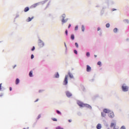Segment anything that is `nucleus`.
<instances>
[{
  "mask_svg": "<svg viewBox=\"0 0 129 129\" xmlns=\"http://www.w3.org/2000/svg\"><path fill=\"white\" fill-rule=\"evenodd\" d=\"M56 129H64L63 127H61V126H57L56 127Z\"/></svg>",
  "mask_w": 129,
  "mask_h": 129,
  "instance_id": "a878e982",
  "label": "nucleus"
},
{
  "mask_svg": "<svg viewBox=\"0 0 129 129\" xmlns=\"http://www.w3.org/2000/svg\"><path fill=\"white\" fill-rule=\"evenodd\" d=\"M69 121L70 122H71V121H72V120H71V119H70V120H69Z\"/></svg>",
  "mask_w": 129,
  "mask_h": 129,
  "instance_id": "de8ad7c7",
  "label": "nucleus"
},
{
  "mask_svg": "<svg viewBox=\"0 0 129 129\" xmlns=\"http://www.w3.org/2000/svg\"><path fill=\"white\" fill-rule=\"evenodd\" d=\"M63 84L64 85H67L68 84V76H66L63 81Z\"/></svg>",
  "mask_w": 129,
  "mask_h": 129,
  "instance_id": "20e7f679",
  "label": "nucleus"
},
{
  "mask_svg": "<svg viewBox=\"0 0 129 129\" xmlns=\"http://www.w3.org/2000/svg\"><path fill=\"white\" fill-rule=\"evenodd\" d=\"M125 22H126V23H128V20H125Z\"/></svg>",
  "mask_w": 129,
  "mask_h": 129,
  "instance_id": "a19ab883",
  "label": "nucleus"
},
{
  "mask_svg": "<svg viewBox=\"0 0 129 129\" xmlns=\"http://www.w3.org/2000/svg\"><path fill=\"white\" fill-rule=\"evenodd\" d=\"M71 38L72 40H74V39H75L74 35L72 34L71 36Z\"/></svg>",
  "mask_w": 129,
  "mask_h": 129,
  "instance_id": "4be33fe9",
  "label": "nucleus"
},
{
  "mask_svg": "<svg viewBox=\"0 0 129 129\" xmlns=\"http://www.w3.org/2000/svg\"><path fill=\"white\" fill-rule=\"evenodd\" d=\"M66 95L68 96V97H71V96H72V94L69 92H66Z\"/></svg>",
  "mask_w": 129,
  "mask_h": 129,
  "instance_id": "9b49d317",
  "label": "nucleus"
},
{
  "mask_svg": "<svg viewBox=\"0 0 129 129\" xmlns=\"http://www.w3.org/2000/svg\"><path fill=\"white\" fill-rule=\"evenodd\" d=\"M110 127H113V129H118L119 128L118 126H116V123H111Z\"/></svg>",
  "mask_w": 129,
  "mask_h": 129,
  "instance_id": "7ed1b4c3",
  "label": "nucleus"
},
{
  "mask_svg": "<svg viewBox=\"0 0 129 129\" xmlns=\"http://www.w3.org/2000/svg\"><path fill=\"white\" fill-rule=\"evenodd\" d=\"M37 101H39V99H37V100H36L34 102H37Z\"/></svg>",
  "mask_w": 129,
  "mask_h": 129,
  "instance_id": "4c0bfd02",
  "label": "nucleus"
},
{
  "mask_svg": "<svg viewBox=\"0 0 129 129\" xmlns=\"http://www.w3.org/2000/svg\"><path fill=\"white\" fill-rule=\"evenodd\" d=\"M29 10H30V9L29 8V7H26L25 9H24V12H28V11H29Z\"/></svg>",
  "mask_w": 129,
  "mask_h": 129,
  "instance_id": "dca6fc26",
  "label": "nucleus"
},
{
  "mask_svg": "<svg viewBox=\"0 0 129 129\" xmlns=\"http://www.w3.org/2000/svg\"><path fill=\"white\" fill-rule=\"evenodd\" d=\"M39 46L40 47H43L44 46V42H43V41L40 40V42L39 43Z\"/></svg>",
  "mask_w": 129,
  "mask_h": 129,
  "instance_id": "6e6552de",
  "label": "nucleus"
},
{
  "mask_svg": "<svg viewBox=\"0 0 129 129\" xmlns=\"http://www.w3.org/2000/svg\"><path fill=\"white\" fill-rule=\"evenodd\" d=\"M31 59H34V55L33 54L31 55Z\"/></svg>",
  "mask_w": 129,
  "mask_h": 129,
  "instance_id": "473e14b6",
  "label": "nucleus"
},
{
  "mask_svg": "<svg viewBox=\"0 0 129 129\" xmlns=\"http://www.w3.org/2000/svg\"><path fill=\"white\" fill-rule=\"evenodd\" d=\"M16 66H14L13 67V69H15V68H16Z\"/></svg>",
  "mask_w": 129,
  "mask_h": 129,
  "instance_id": "49530a36",
  "label": "nucleus"
},
{
  "mask_svg": "<svg viewBox=\"0 0 129 129\" xmlns=\"http://www.w3.org/2000/svg\"><path fill=\"white\" fill-rule=\"evenodd\" d=\"M34 50H35V46H33L31 49L32 51H34Z\"/></svg>",
  "mask_w": 129,
  "mask_h": 129,
  "instance_id": "c9c22d12",
  "label": "nucleus"
},
{
  "mask_svg": "<svg viewBox=\"0 0 129 129\" xmlns=\"http://www.w3.org/2000/svg\"><path fill=\"white\" fill-rule=\"evenodd\" d=\"M62 19L61 20V22L62 24H64V23H66L67 21H68V19H65V18H66V15L65 14H63L62 15Z\"/></svg>",
  "mask_w": 129,
  "mask_h": 129,
  "instance_id": "f03ea898",
  "label": "nucleus"
},
{
  "mask_svg": "<svg viewBox=\"0 0 129 129\" xmlns=\"http://www.w3.org/2000/svg\"><path fill=\"white\" fill-rule=\"evenodd\" d=\"M10 91H12V87L10 88Z\"/></svg>",
  "mask_w": 129,
  "mask_h": 129,
  "instance_id": "37998d69",
  "label": "nucleus"
},
{
  "mask_svg": "<svg viewBox=\"0 0 129 129\" xmlns=\"http://www.w3.org/2000/svg\"><path fill=\"white\" fill-rule=\"evenodd\" d=\"M38 3H36V4H34L33 6H32V7H33V8H36V7H37L38 6Z\"/></svg>",
  "mask_w": 129,
  "mask_h": 129,
  "instance_id": "a211bd4d",
  "label": "nucleus"
},
{
  "mask_svg": "<svg viewBox=\"0 0 129 129\" xmlns=\"http://www.w3.org/2000/svg\"><path fill=\"white\" fill-rule=\"evenodd\" d=\"M55 76V78H59V73H57Z\"/></svg>",
  "mask_w": 129,
  "mask_h": 129,
  "instance_id": "412c9836",
  "label": "nucleus"
},
{
  "mask_svg": "<svg viewBox=\"0 0 129 129\" xmlns=\"http://www.w3.org/2000/svg\"><path fill=\"white\" fill-rule=\"evenodd\" d=\"M75 46L76 47H77V48H78L79 46H78V43H77V42L75 43Z\"/></svg>",
  "mask_w": 129,
  "mask_h": 129,
  "instance_id": "c756f323",
  "label": "nucleus"
},
{
  "mask_svg": "<svg viewBox=\"0 0 129 129\" xmlns=\"http://www.w3.org/2000/svg\"><path fill=\"white\" fill-rule=\"evenodd\" d=\"M84 107H87V108H90L91 109V106L87 104H84Z\"/></svg>",
  "mask_w": 129,
  "mask_h": 129,
  "instance_id": "9d476101",
  "label": "nucleus"
},
{
  "mask_svg": "<svg viewBox=\"0 0 129 129\" xmlns=\"http://www.w3.org/2000/svg\"><path fill=\"white\" fill-rule=\"evenodd\" d=\"M15 83L17 85L19 84V83H20V80L19 79H16Z\"/></svg>",
  "mask_w": 129,
  "mask_h": 129,
  "instance_id": "4468645a",
  "label": "nucleus"
},
{
  "mask_svg": "<svg viewBox=\"0 0 129 129\" xmlns=\"http://www.w3.org/2000/svg\"><path fill=\"white\" fill-rule=\"evenodd\" d=\"M96 127H97V129H100V128H101V124L100 123H98V124L97 125Z\"/></svg>",
  "mask_w": 129,
  "mask_h": 129,
  "instance_id": "ddd939ff",
  "label": "nucleus"
},
{
  "mask_svg": "<svg viewBox=\"0 0 129 129\" xmlns=\"http://www.w3.org/2000/svg\"><path fill=\"white\" fill-rule=\"evenodd\" d=\"M74 53H75V54H77V50H74Z\"/></svg>",
  "mask_w": 129,
  "mask_h": 129,
  "instance_id": "f704fd0d",
  "label": "nucleus"
},
{
  "mask_svg": "<svg viewBox=\"0 0 129 129\" xmlns=\"http://www.w3.org/2000/svg\"><path fill=\"white\" fill-rule=\"evenodd\" d=\"M112 12H113V11H116V9H112Z\"/></svg>",
  "mask_w": 129,
  "mask_h": 129,
  "instance_id": "58836bf2",
  "label": "nucleus"
},
{
  "mask_svg": "<svg viewBox=\"0 0 129 129\" xmlns=\"http://www.w3.org/2000/svg\"><path fill=\"white\" fill-rule=\"evenodd\" d=\"M56 112L58 114H60L61 115V112L59 110H56Z\"/></svg>",
  "mask_w": 129,
  "mask_h": 129,
  "instance_id": "bb28decb",
  "label": "nucleus"
},
{
  "mask_svg": "<svg viewBox=\"0 0 129 129\" xmlns=\"http://www.w3.org/2000/svg\"><path fill=\"white\" fill-rule=\"evenodd\" d=\"M52 120H53V121H57V119H56V118H52Z\"/></svg>",
  "mask_w": 129,
  "mask_h": 129,
  "instance_id": "c85d7f7f",
  "label": "nucleus"
},
{
  "mask_svg": "<svg viewBox=\"0 0 129 129\" xmlns=\"http://www.w3.org/2000/svg\"><path fill=\"white\" fill-rule=\"evenodd\" d=\"M114 33H117V28H115L113 29Z\"/></svg>",
  "mask_w": 129,
  "mask_h": 129,
  "instance_id": "aec40b11",
  "label": "nucleus"
},
{
  "mask_svg": "<svg viewBox=\"0 0 129 129\" xmlns=\"http://www.w3.org/2000/svg\"><path fill=\"white\" fill-rule=\"evenodd\" d=\"M78 104L81 107H84V104L83 103L81 102H78Z\"/></svg>",
  "mask_w": 129,
  "mask_h": 129,
  "instance_id": "423d86ee",
  "label": "nucleus"
},
{
  "mask_svg": "<svg viewBox=\"0 0 129 129\" xmlns=\"http://www.w3.org/2000/svg\"><path fill=\"white\" fill-rule=\"evenodd\" d=\"M122 90L124 92H125L126 91H128V87L127 86H125V85H123L122 86Z\"/></svg>",
  "mask_w": 129,
  "mask_h": 129,
  "instance_id": "f257e3e1",
  "label": "nucleus"
},
{
  "mask_svg": "<svg viewBox=\"0 0 129 129\" xmlns=\"http://www.w3.org/2000/svg\"><path fill=\"white\" fill-rule=\"evenodd\" d=\"M66 34L67 36L68 35V31H67V30L66 31Z\"/></svg>",
  "mask_w": 129,
  "mask_h": 129,
  "instance_id": "72a5a7b5",
  "label": "nucleus"
},
{
  "mask_svg": "<svg viewBox=\"0 0 129 129\" xmlns=\"http://www.w3.org/2000/svg\"><path fill=\"white\" fill-rule=\"evenodd\" d=\"M86 55H87L88 57H89V56H90V53L89 52H87Z\"/></svg>",
  "mask_w": 129,
  "mask_h": 129,
  "instance_id": "cd10ccee",
  "label": "nucleus"
},
{
  "mask_svg": "<svg viewBox=\"0 0 129 129\" xmlns=\"http://www.w3.org/2000/svg\"><path fill=\"white\" fill-rule=\"evenodd\" d=\"M33 19H34V17H32L31 18L29 17L27 20V22H31V21H32Z\"/></svg>",
  "mask_w": 129,
  "mask_h": 129,
  "instance_id": "f8f14e48",
  "label": "nucleus"
},
{
  "mask_svg": "<svg viewBox=\"0 0 129 129\" xmlns=\"http://www.w3.org/2000/svg\"><path fill=\"white\" fill-rule=\"evenodd\" d=\"M97 65H99V66H101V61H99L97 62Z\"/></svg>",
  "mask_w": 129,
  "mask_h": 129,
  "instance_id": "5701e85b",
  "label": "nucleus"
},
{
  "mask_svg": "<svg viewBox=\"0 0 129 129\" xmlns=\"http://www.w3.org/2000/svg\"><path fill=\"white\" fill-rule=\"evenodd\" d=\"M64 46L66 47V48H67V45H66V43L64 42Z\"/></svg>",
  "mask_w": 129,
  "mask_h": 129,
  "instance_id": "ea45409f",
  "label": "nucleus"
},
{
  "mask_svg": "<svg viewBox=\"0 0 129 129\" xmlns=\"http://www.w3.org/2000/svg\"><path fill=\"white\" fill-rule=\"evenodd\" d=\"M75 30V31H77V30H78V26H76Z\"/></svg>",
  "mask_w": 129,
  "mask_h": 129,
  "instance_id": "7c9ffc66",
  "label": "nucleus"
},
{
  "mask_svg": "<svg viewBox=\"0 0 129 129\" xmlns=\"http://www.w3.org/2000/svg\"><path fill=\"white\" fill-rule=\"evenodd\" d=\"M0 96H1V97L3 96V95H1Z\"/></svg>",
  "mask_w": 129,
  "mask_h": 129,
  "instance_id": "8fccbe9b",
  "label": "nucleus"
},
{
  "mask_svg": "<svg viewBox=\"0 0 129 129\" xmlns=\"http://www.w3.org/2000/svg\"><path fill=\"white\" fill-rule=\"evenodd\" d=\"M94 56H95V58H96V57H97V56L96 55H95Z\"/></svg>",
  "mask_w": 129,
  "mask_h": 129,
  "instance_id": "09e8293b",
  "label": "nucleus"
},
{
  "mask_svg": "<svg viewBox=\"0 0 129 129\" xmlns=\"http://www.w3.org/2000/svg\"><path fill=\"white\" fill-rule=\"evenodd\" d=\"M106 28H109V27H110V25L109 24V23H107L106 25Z\"/></svg>",
  "mask_w": 129,
  "mask_h": 129,
  "instance_id": "393cba45",
  "label": "nucleus"
},
{
  "mask_svg": "<svg viewBox=\"0 0 129 129\" xmlns=\"http://www.w3.org/2000/svg\"><path fill=\"white\" fill-rule=\"evenodd\" d=\"M107 129H109V128H108Z\"/></svg>",
  "mask_w": 129,
  "mask_h": 129,
  "instance_id": "3c124183",
  "label": "nucleus"
},
{
  "mask_svg": "<svg viewBox=\"0 0 129 129\" xmlns=\"http://www.w3.org/2000/svg\"><path fill=\"white\" fill-rule=\"evenodd\" d=\"M85 30V28L84 27V26H82V32H84V30Z\"/></svg>",
  "mask_w": 129,
  "mask_h": 129,
  "instance_id": "6ab92c4d",
  "label": "nucleus"
},
{
  "mask_svg": "<svg viewBox=\"0 0 129 129\" xmlns=\"http://www.w3.org/2000/svg\"><path fill=\"white\" fill-rule=\"evenodd\" d=\"M120 129H125V126L123 125L121 127Z\"/></svg>",
  "mask_w": 129,
  "mask_h": 129,
  "instance_id": "2f4dec72",
  "label": "nucleus"
},
{
  "mask_svg": "<svg viewBox=\"0 0 129 129\" xmlns=\"http://www.w3.org/2000/svg\"><path fill=\"white\" fill-rule=\"evenodd\" d=\"M70 27H71V24H69V28H70Z\"/></svg>",
  "mask_w": 129,
  "mask_h": 129,
  "instance_id": "a18cd8bd",
  "label": "nucleus"
},
{
  "mask_svg": "<svg viewBox=\"0 0 129 129\" xmlns=\"http://www.w3.org/2000/svg\"><path fill=\"white\" fill-rule=\"evenodd\" d=\"M110 111H111L110 110L107 109H104L103 110V112H104V113H109Z\"/></svg>",
  "mask_w": 129,
  "mask_h": 129,
  "instance_id": "1a4fd4ad",
  "label": "nucleus"
},
{
  "mask_svg": "<svg viewBox=\"0 0 129 129\" xmlns=\"http://www.w3.org/2000/svg\"><path fill=\"white\" fill-rule=\"evenodd\" d=\"M68 75L69 76V77H70V78H73V75L71 73H69Z\"/></svg>",
  "mask_w": 129,
  "mask_h": 129,
  "instance_id": "f3484780",
  "label": "nucleus"
},
{
  "mask_svg": "<svg viewBox=\"0 0 129 129\" xmlns=\"http://www.w3.org/2000/svg\"><path fill=\"white\" fill-rule=\"evenodd\" d=\"M109 117H110L111 118H113V117H114V114L111 111L108 114Z\"/></svg>",
  "mask_w": 129,
  "mask_h": 129,
  "instance_id": "39448f33",
  "label": "nucleus"
},
{
  "mask_svg": "<svg viewBox=\"0 0 129 129\" xmlns=\"http://www.w3.org/2000/svg\"><path fill=\"white\" fill-rule=\"evenodd\" d=\"M38 117V118H40V117H41V115H39Z\"/></svg>",
  "mask_w": 129,
  "mask_h": 129,
  "instance_id": "c03bdc74",
  "label": "nucleus"
},
{
  "mask_svg": "<svg viewBox=\"0 0 129 129\" xmlns=\"http://www.w3.org/2000/svg\"><path fill=\"white\" fill-rule=\"evenodd\" d=\"M97 30H98V31H100V28H99V27L98 28Z\"/></svg>",
  "mask_w": 129,
  "mask_h": 129,
  "instance_id": "79ce46f5",
  "label": "nucleus"
},
{
  "mask_svg": "<svg viewBox=\"0 0 129 129\" xmlns=\"http://www.w3.org/2000/svg\"><path fill=\"white\" fill-rule=\"evenodd\" d=\"M2 84H0V90H2Z\"/></svg>",
  "mask_w": 129,
  "mask_h": 129,
  "instance_id": "e433bc0d",
  "label": "nucleus"
},
{
  "mask_svg": "<svg viewBox=\"0 0 129 129\" xmlns=\"http://www.w3.org/2000/svg\"><path fill=\"white\" fill-rule=\"evenodd\" d=\"M29 77H33V71H31L29 73Z\"/></svg>",
  "mask_w": 129,
  "mask_h": 129,
  "instance_id": "2eb2a0df",
  "label": "nucleus"
},
{
  "mask_svg": "<svg viewBox=\"0 0 129 129\" xmlns=\"http://www.w3.org/2000/svg\"><path fill=\"white\" fill-rule=\"evenodd\" d=\"M101 115H102V116L104 117V116H105V115H106V114H105L104 112H102Z\"/></svg>",
  "mask_w": 129,
  "mask_h": 129,
  "instance_id": "b1692460",
  "label": "nucleus"
},
{
  "mask_svg": "<svg viewBox=\"0 0 129 129\" xmlns=\"http://www.w3.org/2000/svg\"><path fill=\"white\" fill-rule=\"evenodd\" d=\"M91 71V67L89 65H87V72H90Z\"/></svg>",
  "mask_w": 129,
  "mask_h": 129,
  "instance_id": "0eeeda50",
  "label": "nucleus"
}]
</instances>
